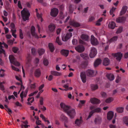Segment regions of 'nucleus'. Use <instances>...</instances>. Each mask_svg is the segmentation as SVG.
Returning <instances> with one entry per match:
<instances>
[{
    "label": "nucleus",
    "mask_w": 128,
    "mask_h": 128,
    "mask_svg": "<svg viewBox=\"0 0 128 128\" xmlns=\"http://www.w3.org/2000/svg\"><path fill=\"white\" fill-rule=\"evenodd\" d=\"M61 108L66 112L71 118H73L75 116L76 113L74 109L70 106L65 105L63 103L60 104Z\"/></svg>",
    "instance_id": "obj_1"
},
{
    "label": "nucleus",
    "mask_w": 128,
    "mask_h": 128,
    "mask_svg": "<svg viewBox=\"0 0 128 128\" xmlns=\"http://www.w3.org/2000/svg\"><path fill=\"white\" fill-rule=\"evenodd\" d=\"M96 105H93L90 107V109L91 111L89 113V116L86 119L90 118L93 114L95 112H100L101 109L99 108H96Z\"/></svg>",
    "instance_id": "obj_2"
},
{
    "label": "nucleus",
    "mask_w": 128,
    "mask_h": 128,
    "mask_svg": "<svg viewBox=\"0 0 128 128\" xmlns=\"http://www.w3.org/2000/svg\"><path fill=\"white\" fill-rule=\"evenodd\" d=\"M21 13L22 18L24 21L28 20L30 14L27 9L24 8L21 11Z\"/></svg>",
    "instance_id": "obj_3"
},
{
    "label": "nucleus",
    "mask_w": 128,
    "mask_h": 128,
    "mask_svg": "<svg viewBox=\"0 0 128 128\" xmlns=\"http://www.w3.org/2000/svg\"><path fill=\"white\" fill-rule=\"evenodd\" d=\"M35 28L34 26H31L30 29L32 35L35 38H41L42 37L41 36V34L40 35V37H39L37 34L35 32ZM46 37V36L44 35L42 37V38H44Z\"/></svg>",
    "instance_id": "obj_4"
},
{
    "label": "nucleus",
    "mask_w": 128,
    "mask_h": 128,
    "mask_svg": "<svg viewBox=\"0 0 128 128\" xmlns=\"http://www.w3.org/2000/svg\"><path fill=\"white\" fill-rule=\"evenodd\" d=\"M9 59L10 62L15 65L19 66L20 65V63L16 60L14 57L12 55H10Z\"/></svg>",
    "instance_id": "obj_5"
},
{
    "label": "nucleus",
    "mask_w": 128,
    "mask_h": 128,
    "mask_svg": "<svg viewBox=\"0 0 128 128\" xmlns=\"http://www.w3.org/2000/svg\"><path fill=\"white\" fill-rule=\"evenodd\" d=\"M97 54V51L96 48L94 47L92 48L89 54L90 57L91 58H94Z\"/></svg>",
    "instance_id": "obj_6"
},
{
    "label": "nucleus",
    "mask_w": 128,
    "mask_h": 128,
    "mask_svg": "<svg viewBox=\"0 0 128 128\" xmlns=\"http://www.w3.org/2000/svg\"><path fill=\"white\" fill-rule=\"evenodd\" d=\"M58 12V10L56 8H54L51 10L50 15L52 17H55L57 16Z\"/></svg>",
    "instance_id": "obj_7"
},
{
    "label": "nucleus",
    "mask_w": 128,
    "mask_h": 128,
    "mask_svg": "<svg viewBox=\"0 0 128 128\" xmlns=\"http://www.w3.org/2000/svg\"><path fill=\"white\" fill-rule=\"evenodd\" d=\"M72 36V33L69 32L66 34V35L62 36V40L64 42L67 41Z\"/></svg>",
    "instance_id": "obj_8"
},
{
    "label": "nucleus",
    "mask_w": 128,
    "mask_h": 128,
    "mask_svg": "<svg viewBox=\"0 0 128 128\" xmlns=\"http://www.w3.org/2000/svg\"><path fill=\"white\" fill-rule=\"evenodd\" d=\"M75 48L76 51L80 53L82 52L84 50V48L82 45H78Z\"/></svg>",
    "instance_id": "obj_9"
},
{
    "label": "nucleus",
    "mask_w": 128,
    "mask_h": 128,
    "mask_svg": "<svg viewBox=\"0 0 128 128\" xmlns=\"http://www.w3.org/2000/svg\"><path fill=\"white\" fill-rule=\"evenodd\" d=\"M112 54L115 57H116V59L119 61L120 60L122 56V54L120 52H118Z\"/></svg>",
    "instance_id": "obj_10"
},
{
    "label": "nucleus",
    "mask_w": 128,
    "mask_h": 128,
    "mask_svg": "<svg viewBox=\"0 0 128 128\" xmlns=\"http://www.w3.org/2000/svg\"><path fill=\"white\" fill-rule=\"evenodd\" d=\"M91 44L94 46L97 45L98 44L97 39L93 35L91 36Z\"/></svg>",
    "instance_id": "obj_11"
},
{
    "label": "nucleus",
    "mask_w": 128,
    "mask_h": 128,
    "mask_svg": "<svg viewBox=\"0 0 128 128\" xmlns=\"http://www.w3.org/2000/svg\"><path fill=\"white\" fill-rule=\"evenodd\" d=\"M41 75V71L40 69L38 68L36 69L34 72L35 76L37 78H39Z\"/></svg>",
    "instance_id": "obj_12"
},
{
    "label": "nucleus",
    "mask_w": 128,
    "mask_h": 128,
    "mask_svg": "<svg viewBox=\"0 0 128 128\" xmlns=\"http://www.w3.org/2000/svg\"><path fill=\"white\" fill-rule=\"evenodd\" d=\"M80 76L82 82L84 83L86 82V76L85 73L82 72L80 73Z\"/></svg>",
    "instance_id": "obj_13"
},
{
    "label": "nucleus",
    "mask_w": 128,
    "mask_h": 128,
    "mask_svg": "<svg viewBox=\"0 0 128 128\" xmlns=\"http://www.w3.org/2000/svg\"><path fill=\"white\" fill-rule=\"evenodd\" d=\"M48 28L50 32H54L56 26L54 24H50L48 26Z\"/></svg>",
    "instance_id": "obj_14"
},
{
    "label": "nucleus",
    "mask_w": 128,
    "mask_h": 128,
    "mask_svg": "<svg viewBox=\"0 0 128 128\" xmlns=\"http://www.w3.org/2000/svg\"><path fill=\"white\" fill-rule=\"evenodd\" d=\"M70 25L75 27H78L80 26L79 23L74 20L70 21Z\"/></svg>",
    "instance_id": "obj_15"
},
{
    "label": "nucleus",
    "mask_w": 128,
    "mask_h": 128,
    "mask_svg": "<svg viewBox=\"0 0 128 128\" xmlns=\"http://www.w3.org/2000/svg\"><path fill=\"white\" fill-rule=\"evenodd\" d=\"M126 20V18L124 17H120L116 19V21L117 22L121 23L124 22Z\"/></svg>",
    "instance_id": "obj_16"
},
{
    "label": "nucleus",
    "mask_w": 128,
    "mask_h": 128,
    "mask_svg": "<svg viewBox=\"0 0 128 128\" xmlns=\"http://www.w3.org/2000/svg\"><path fill=\"white\" fill-rule=\"evenodd\" d=\"M94 72L93 70H88L86 72L87 75L89 76H94Z\"/></svg>",
    "instance_id": "obj_17"
},
{
    "label": "nucleus",
    "mask_w": 128,
    "mask_h": 128,
    "mask_svg": "<svg viewBox=\"0 0 128 128\" xmlns=\"http://www.w3.org/2000/svg\"><path fill=\"white\" fill-rule=\"evenodd\" d=\"M114 115V113L113 112L110 111L107 114V119L108 120H111L112 118Z\"/></svg>",
    "instance_id": "obj_18"
},
{
    "label": "nucleus",
    "mask_w": 128,
    "mask_h": 128,
    "mask_svg": "<svg viewBox=\"0 0 128 128\" xmlns=\"http://www.w3.org/2000/svg\"><path fill=\"white\" fill-rule=\"evenodd\" d=\"M90 101L91 103L93 104H98L100 103L99 100L95 98H91L90 99Z\"/></svg>",
    "instance_id": "obj_19"
},
{
    "label": "nucleus",
    "mask_w": 128,
    "mask_h": 128,
    "mask_svg": "<svg viewBox=\"0 0 128 128\" xmlns=\"http://www.w3.org/2000/svg\"><path fill=\"white\" fill-rule=\"evenodd\" d=\"M128 8V7L126 6H123L122 8V10L120 12V15L122 16L124 14Z\"/></svg>",
    "instance_id": "obj_20"
},
{
    "label": "nucleus",
    "mask_w": 128,
    "mask_h": 128,
    "mask_svg": "<svg viewBox=\"0 0 128 128\" xmlns=\"http://www.w3.org/2000/svg\"><path fill=\"white\" fill-rule=\"evenodd\" d=\"M69 52L68 50L64 49L62 50L60 52L62 54L66 56H68V54Z\"/></svg>",
    "instance_id": "obj_21"
},
{
    "label": "nucleus",
    "mask_w": 128,
    "mask_h": 128,
    "mask_svg": "<svg viewBox=\"0 0 128 128\" xmlns=\"http://www.w3.org/2000/svg\"><path fill=\"white\" fill-rule=\"evenodd\" d=\"M110 60L107 58H104V60L103 62V65L104 66H106L109 64Z\"/></svg>",
    "instance_id": "obj_22"
},
{
    "label": "nucleus",
    "mask_w": 128,
    "mask_h": 128,
    "mask_svg": "<svg viewBox=\"0 0 128 128\" xmlns=\"http://www.w3.org/2000/svg\"><path fill=\"white\" fill-rule=\"evenodd\" d=\"M102 62L101 60L100 59H98L96 60L94 64V66L95 67H96L98 66Z\"/></svg>",
    "instance_id": "obj_23"
},
{
    "label": "nucleus",
    "mask_w": 128,
    "mask_h": 128,
    "mask_svg": "<svg viewBox=\"0 0 128 128\" xmlns=\"http://www.w3.org/2000/svg\"><path fill=\"white\" fill-rule=\"evenodd\" d=\"M116 24L114 22H110L108 25V27L111 29H113L116 26Z\"/></svg>",
    "instance_id": "obj_24"
},
{
    "label": "nucleus",
    "mask_w": 128,
    "mask_h": 128,
    "mask_svg": "<svg viewBox=\"0 0 128 128\" xmlns=\"http://www.w3.org/2000/svg\"><path fill=\"white\" fill-rule=\"evenodd\" d=\"M48 46L50 51L52 52H53L55 50L54 48L53 44L51 43H49Z\"/></svg>",
    "instance_id": "obj_25"
},
{
    "label": "nucleus",
    "mask_w": 128,
    "mask_h": 128,
    "mask_svg": "<svg viewBox=\"0 0 128 128\" xmlns=\"http://www.w3.org/2000/svg\"><path fill=\"white\" fill-rule=\"evenodd\" d=\"M102 118L100 117H98L95 118L94 122L96 124H100L101 122Z\"/></svg>",
    "instance_id": "obj_26"
},
{
    "label": "nucleus",
    "mask_w": 128,
    "mask_h": 128,
    "mask_svg": "<svg viewBox=\"0 0 128 128\" xmlns=\"http://www.w3.org/2000/svg\"><path fill=\"white\" fill-rule=\"evenodd\" d=\"M108 78L110 80H112L114 79V76L113 74H109L107 75Z\"/></svg>",
    "instance_id": "obj_27"
},
{
    "label": "nucleus",
    "mask_w": 128,
    "mask_h": 128,
    "mask_svg": "<svg viewBox=\"0 0 128 128\" xmlns=\"http://www.w3.org/2000/svg\"><path fill=\"white\" fill-rule=\"evenodd\" d=\"M81 117H80V119H76L75 122V124H76V125L79 126L80 125L81 123L82 122V120L81 119Z\"/></svg>",
    "instance_id": "obj_28"
},
{
    "label": "nucleus",
    "mask_w": 128,
    "mask_h": 128,
    "mask_svg": "<svg viewBox=\"0 0 128 128\" xmlns=\"http://www.w3.org/2000/svg\"><path fill=\"white\" fill-rule=\"evenodd\" d=\"M51 74L54 76H58L61 75V74L59 72L56 71H51Z\"/></svg>",
    "instance_id": "obj_29"
},
{
    "label": "nucleus",
    "mask_w": 128,
    "mask_h": 128,
    "mask_svg": "<svg viewBox=\"0 0 128 128\" xmlns=\"http://www.w3.org/2000/svg\"><path fill=\"white\" fill-rule=\"evenodd\" d=\"M80 56L86 60H88L89 58L88 55L86 54L82 53L80 54Z\"/></svg>",
    "instance_id": "obj_30"
},
{
    "label": "nucleus",
    "mask_w": 128,
    "mask_h": 128,
    "mask_svg": "<svg viewBox=\"0 0 128 128\" xmlns=\"http://www.w3.org/2000/svg\"><path fill=\"white\" fill-rule=\"evenodd\" d=\"M60 118L63 121H64L65 122H67L68 121V118L63 114L61 115Z\"/></svg>",
    "instance_id": "obj_31"
},
{
    "label": "nucleus",
    "mask_w": 128,
    "mask_h": 128,
    "mask_svg": "<svg viewBox=\"0 0 128 128\" xmlns=\"http://www.w3.org/2000/svg\"><path fill=\"white\" fill-rule=\"evenodd\" d=\"M82 39L85 41H87L88 39V36L86 35L82 34L81 36Z\"/></svg>",
    "instance_id": "obj_32"
},
{
    "label": "nucleus",
    "mask_w": 128,
    "mask_h": 128,
    "mask_svg": "<svg viewBox=\"0 0 128 128\" xmlns=\"http://www.w3.org/2000/svg\"><path fill=\"white\" fill-rule=\"evenodd\" d=\"M123 121L126 126H128V116L124 117L123 118Z\"/></svg>",
    "instance_id": "obj_33"
},
{
    "label": "nucleus",
    "mask_w": 128,
    "mask_h": 128,
    "mask_svg": "<svg viewBox=\"0 0 128 128\" xmlns=\"http://www.w3.org/2000/svg\"><path fill=\"white\" fill-rule=\"evenodd\" d=\"M45 52L44 50L42 48H39L38 50V52L40 56L43 54Z\"/></svg>",
    "instance_id": "obj_34"
},
{
    "label": "nucleus",
    "mask_w": 128,
    "mask_h": 128,
    "mask_svg": "<svg viewBox=\"0 0 128 128\" xmlns=\"http://www.w3.org/2000/svg\"><path fill=\"white\" fill-rule=\"evenodd\" d=\"M32 100L30 101V102H27V104L28 105H31V103H32L34 100V98L33 97L32 98H29L27 100L29 102L30 100Z\"/></svg>",
    "instance_id": "obj_35"
},
{
    "label": "nucleus",
    "mask_w": 128,
    "mask_h": 128,
    "mask_svg": "<svg viewBox=\"0 0 128 128\" xmlns=\"http://www.w3.org/2000/svg\"><path fill=\"white\" fill-rule=\"evenodd\" d=\"M44 84H42L39 86L38 88V90L40 91V92H39V93H41L43 92L44 90L42 89L44 88Z\"/></svg>",
    "instance_id": "obj_36"
},
{
    "label": "nucleus",
    "mask_w": 128,
    "mask_h": 128,
    "mask_svg": "<svg viewBox=\"0 0 128 128\" xmlns=\"http://www.w3.org/2000/svg\"><path fill=\"white\" fill-rule=\"evenodd\" d=\"M11 32L12 33V35L15 38H16L17 36L15 33L16 32V29L12 30H10Z\"/></svg>",
    "instance_id": "obj_37"
},
{
    "label": "nucleus",
    "mask_w": 128,
    "mask_h": 128,
    "mask_svg": "<svg viewBox=\"0 0 128 128\" xmlns=\"http://www.w3.org/2000/svg\"><path fill=\"white\" fill-rule=\"evenodd\" d=\"M91 86V88L93 90H95L98 88V86L96 84H92Z\"/></svg>",
    "instance_id": "obj_38"
},
{
    "label": "nucleus",
    "mask_w": 128,
    "mask_h": 128,
    "mask_svg": "<svg viewBox=\"0 0 128 128\" xmlns=\"http://www.w3.org/2000/svg\"><path fill=\"white\" fill-rule=\"evenodd\" d=\"M36 83L30 84L29 86V87L31 90L34 89L36 88Z\"/></svg>",
    "instance_id": "obj_39"
},
{
    "label": "nucleus",
    "mask_w": 128,
    "mask_h": 128,
    "mask_svg": "<svg viewBox=\"0 0 128 128\" xmlns=\"http://www.w3.org/2000/svg\"><path fill=\"white\" fill-rule=\"evenodd\" d=\"M118 38V37L117 36H115L113 37L110 39L109 40L110 42H112L116 41Z\"/></svg>",
    "instance_id": "obj_40"
},
{
    "label": "nucleus",
    "mask_w": 128,
    "mask_h": 128,
    "mask_svg": "<svg viewBox=\"0 0 128 128\" xmlns=\"http://www.w3.org/2000/svg\"><path fill=\"white\" fill-rule=\"evenodd\" d=\"M118 113H122L123 111L124 108L122 107H119L116 109Z\"/></svg>",
    "instance_id": "obj_41"
},
{
    "label": "nucleus",
    "mask_w": 128,
    "mask_h": 128,
    "mask_svg": "<svg viewBox=\"0 0 128 128\" xmlns=\"http://www.w3.org/2000/svg\"><path fill=\"white\" fill-rule=\"evenodd\" d=\"M113 100V99L112 97H110L107 99L105 100V102L107 103H109Z\"/></svg>",
    "instance_id": "obj_42"
},
{
    "label": "nucleus",
    "mask_w": 128,
    "mask_h": 128,
    "mask_svg": "<svg viewBox=\"0 0 128 128\" xmlns=\"http://www.w3.org/2000/svg\"><path fill=\"white\" fill-rule=\"evenodd\" d=\"M27 59L28 63H29L31 61L32 59V57L30 54H28V56L27 58Z\"/></svg>",
    "instance_id": "obj_43"
},
{
    "label": "nucleus",
    "mask_w": 128,
    "mask_h": 128,
    "mask_svg": "<svg viewBox=\"0 0 128 128\" xmlns=\"http://www.w3.org/2000/svg\"><path fill=\"white\" fill-rule=\"evenodd\" d=\"M19 36L20 38L21 39H22L24 38L22 30L20 29H19Z\"/></svg>",
    "instance_id": "obj_44"
},
{
    "label": "nucleus",
    "mask_w": 128,
    "mask_h": 128,
    "mask_svg": "<svg viewBox=\"0 0 128 128\" xmlns=\"http://www.w3.org/2000/svg\"><path fill=\"white\" fill-rule=\"evenodd\" d=\"M116 9L114 7H112V8L110 10V15H112L113 14L114 12Z\"/></svg>",
    "instance_id": "obj_45"
},
{
    "label": "nucleus",
    "mask_w": 128,
    "mask_h": 128,
    "mask_svg": "<svg viewBox=\"0 0 128 128\" xmlns=\"http://www.w3.org/2000/svg\"><path fill=\"white\" fill-rule=\"evenodd\" d=\"M19 48L16 47H14L12 48V50L13 52L14 53H16L18 50Z\"/></svg>",
    "instance_id": "obj_46"
},
{
    "label": "nucleus",
    "mask_w": 128,
    "mask_h": 128,
    "mask_svg": "<svg viewBox=\"0 0 128 128\" xmlns=\"http://www.w3.org/2000/svg\"><path fill=\"white\" fill-rule=\"evenodd\" d=\"M122 27H119L118 28L117 30L116 33L117 34H119L122 31Z\"/></svg>",
    "instance_id": "obj_47"
},
{
    "label": "nucleus",
    "mask_w": 128,
    "mask_h": 128,
    "mask_svg": "<svg viewBox=\"0 0 128 128\" xmlns=\"http://www.w3.org/2000/svg\"><path fill=\"white\" fill-rule=\"evenodd\" d=\"M56 42L60 45H61L62 44V43L60 40L59 37L58 36L57 37L56 39Z\"/></svg>",
    "instance_id": "obj_48"
},
{
    "label": "nucleus",
    "mask_w": 128,
    "mask_h": 128,
    "mask_svg": "<svg viewBox=\"0 0 128 128\" xmlns=\"http://www.w3.org/2000/svg\"><path fill=\"white\" fill-rule=\"evenodd\" d=\"M31 52L32 53L33 55H36V50L34 48H32Z\"/></svg>",
    "instance_id": "obj_49"
},
{
    "label": "nucleus",
    "mask_w": 128,
    "mask_h": 128,
    "mask_svg": "<svg viewBox=\"0 0 128 128\" xmlns=\"http://www.w3.org/2000/svg\"><path fill=\"white\" fill-rule=\"evenodd\" d=\"M10 27H11V30H14L15 29V26L14 24L13 23H11L10 24Z\"/></svg>",
    "instance_id": "obj_50"
},
{
    "label": "nucleus",
    "mask_w": 128,
    "mask_h": 128,
    "mask_svg": "<svg viewBox=\"0 0 128 128\" xmlns=\"http://www.w3.org/2000/svg\"><path fill=\"white\" fill-rule=\"evenodd\" d=\"M69 12L70 13H72L74 11V9L72 8V6L70 5L69 7Z\"/></svg>",
    "instance_id": "obj_51"
},
{
    "label": "nucleus",
    "mask_w": 128,
    "mask_h": 128,
    "mask_svg": "<svg viewBox=\"0 0 128 128\" xmlns=\"http://www.w3.org/2000/svg\"><path fill=\"white\" fill-rule=\"evenodd\" d=\"M43 63L45 66H48V62L47 59H44V60Z\"/></svg>",
    "instance_id": "obj_52"
},
{
    "label": "nucleus",
    "mask_w": 128,
    "mask_h": 128,
    "mask_svg": "<svg viewBox=\"0 0 128 128\" xmlns=\"http://www.w3.org/2000/svg\"><path fill=\"white\" fill-rule=\"evenodd\" d=\"M39 118L38 117L37 118V120L36 122V124L39 125L41 124V121L38 120Z\"/></svg>",
    "instance_id": "obj_53"
},
{
    "label": "nucleus",
    "mask_w": 128,
    "mask_h": 128,
    "mask_svg": "<svg viewBox=\"0 0 128 128\" xmlns=\"http://www.w3.org/2000/svg\"><path fill=\"white\" fill-rule=\"evenodd\" d=\"M0 89L2 91L4 90H5L4 86L2 83H0Z\"/></svg>",
    "instance_id": "obj_54"
},
{
    "label": "nucleus",
    "mask_w": 128,
    "mask_h": 128,
    "mask_svg": "<svg viewBox=\"0 0 128 128\" xmlns=\"http://www.w3.org/2000/svg\"><path fill=\"white\" fill-rule=\"evenodd\" d=\"M20 96L21 99V102H23L24 101V97H23V91H22L20 94Z\"/></svg>",
    "instance_id": "obj_55"
},
{
    "label": "nucleus",
    "mask_w": 128,
    "mask_h": 128,
    "mask_svg": "<svg viewBox=\"0 0 128 128\" xmlns=\"http://www.w3.org/2000/svg\"><path fill=\"white\" fill-rule=\"evenodd\" d=\"M40 102L41 105H42L43 104V98L42 97H40Z\"/></svg>",
    "instance_id": "obj_56"
},
{
    "label": "nucleus",
    "mask_w": 128,
    "mask_h": 128,
    "mask_svg": "<svg viewBox=\"0 0 128 128\" xmlns=\"http://www.w3.org/2000/svg\"><path fill=\"white\" fill-rule=\"evenodd\" d=\"M8 98L9 100H10L12 98L14 100L16 99L15 98L13 95L9 96Z\"/></svg>",
    "instance_id": "obj_57"
},
{
    "label": "nucleus",
    "mask_w": 128,
    "mask_h": 128,
    "mask_svg": "<svg viewBox=\"0 0 128 128\" xmlns=\"http://www.w3.org/2000/svg\"><path fill=\"white\" fill-rule=\"evenodd\" d=\"M12 68L13 70H15L17 71L18 72H19L20 71L19 69L16 68L13 66H12Z\"/></svg>",
    "instance_id": "obj_58"
},
{
    "label": "nucleus",
    "mask_w": 128,
    "mask_h": 128,
    "mask_svg": "<svg viewBox=\"0 0 128 128\" xmlns=\"http://www.w3.org/2000/svg\"><path fill=\"white\" fill-rule=\"evenodd\" d=\"M38 92V91H36L30 94L29 95V96H32L34 95V94H36Z\"/></svg>",
    "instance_id": "obj_59"
},
{
    "label": "nucleus",
    "mask_w": 128,
    "mask_h": 128,
    "mask_svg": "<svg viewBox=\"0 0 128 128\" xmlns=\"http://www.w3.org/2000/svg\"><path fill=\"white\" fill-rule=\"evenodd\" d=\"M121 80V78L119 76H118L116 80V82L117 83L119 82Z\"/></svg>",
    "instance_id": "obj_60"
},
{
    "label": "nucleus",
    "mask_w": 128,
    "mask_h": 128,
    "mask_svg": "<svg viewBox=\"0 0 128 128\" xmlns=\"http://www.w3.org/2000/svg\"><path fill=\"white\" fill-rule=\"evenodd\" d=\"M95 19V18L94 16H91L90 17L89 19V20L90 22H92Z\"/></svg>",
    "instance_id": "obj_61"
},
{
    "label": "nucleus",
    "mask_w": 128,
    "mask_h": 128,
    "mask_svg": "<svg viewBox=\"0 0 128 128\" xmlns=\"http://www.w3.org/2000/svg\"><path fill=\"white\" fill-rule=\"evenodd\" d=\"M101 94L102 96L103 97H106V93L104 92H102L101 93Z\"/></svg>",
    "instance_id": "obj_62"
},
{
    "label": "nucleus",
    "mask_w": 128,
    "mask_h": 128,
    "mask_svg": "<svg viewBox=\"0 0 128 128\" xmlns=\"http://www.w3.org/2000/svg\"><path fill=\"white\" fill-rule=\"evenodd\" d=\"M72 42L73 44H75L77 42V40L75 39H74L72 40Z\"/></svg>",
    "instance_id": "obj_63"
},
{
    "label": "nucleus",
    "mask_w": 128,
    "mask_h": 128,
    "mask_svg": "<svg viewBox=\"0 0 128 128\" xmlns=\"http://www.w3.org/2000/svg\"><path fill=\"white\" fill-rule=\"evenodd\" d=\"M110 128H116V126L115 125L110 124L109 125Z\"/></svg>",
    "instance_id": "obj_64"
}]
</instances>
